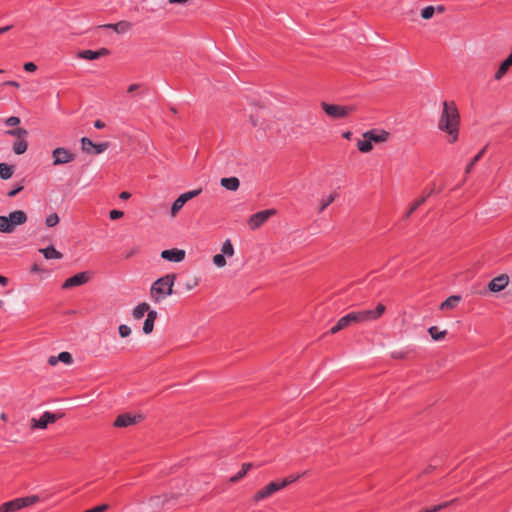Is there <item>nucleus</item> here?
I'll list each match as a JSON object with an SVG mask.
<instances>
[{"instance_id": "obj_1", "label": "nucleus", "mask_w": 512, "mask_h": 512, "mask_svg": "<svg viewBox=\"0 0 512 512\" xmlns=\"http://www.w3.org/2000/svg\"><path fill=\"white\" fill-rule=\"evenodd\" d=\"M442 106L438 129L447 133L449 143H454L458 140L460 113L454 101H444Z\"/></svg>"}, {"instance_id": "obj_2", "label": "nucleus", "mask_w": 512, "mask_h": 512, "mask_svg": "<svg viewBox=\"0 0 512 512\" xmlns=\"http://www.w3.org/2000/svg\"><path fill=\"white\" fill-rule=\"evenodd\" d=\"M176 279L175 274H167L158 278L150 288V297L155 303L161 302L165 297L173 293V286Z\"/></svg>"}, {"instance_id": "obj_3", "label": "nucleus", "mask_w": 512, "mask_h": 512, "mask_svg": "<svg viewBox=\"0 0 512 512\" xmlns=\"http://www.w3.org/2000/svg\"><path fill=\"white\" fill-rule=\"evenodd\" d=\"M385 312V306L379 303L374 310H363L348 314L351 323L376 320Z\"/></svg>"}, {"instance_id": "obj_4", "label": "nucleus", "mask_w": 512, "mask_h": 512, "mask_svg": "<svg viewBox=\"0 0 512 512\" xmlns=\"http://www.w3.org/2000/svg\"><path fill=\"white\" fill-rule=\"evenodd\" d=\"M321 108L332 119L347 118L349 115H351L355 111L354 106L336 105V104H329L326 102L321 103Z\"/></svg>"}, {"instance_id": "obj_5", "label": "nucleus", "mask_w": 512, "mask_h": 512, "mask_svg": "<svg viewBox=\"0 0 512 512\" xmlns=\"http://www.w3.org/2000/svg\"><path fill=\"white\" fill-rule=\"evenodd\" d=\"M276 213V209L259 211L249 217L247 225L251 230H256L266 223L270 217L276 215Z\"/></svg>"}, {"instance_id": "obj_6", "label": "nucleus", "mask_w": 512, "mask_h": 512, "mask_svg": "<svg viewBox=\"0 0 512 512\" xmlns=\"http://www.w3.org/2000/svg\"><path fill=\"white\" fill-rule=\"evenodd\" d=\"M176 499L175 494L153 496L149 499L152 512H160L170 507V503Z\"/></svg>"}, {"instance_id": "obj_7", "label": "nucleus", "mask_w": 512, "mask_h": 512, "mask_svg": "<svg viewBox=\"0 0 512 512\" xmlns=\"http://www.w3.org/2000/svg\"><path fill=\"white\" fill-rule=\"evenodd\" d=\"M53 165H63L74 161L75 154L64 147H58L52 152Z\"/></svg>"}, {"instance_id": "obj_8", "label": "nucleus", "mask_w": 512, "mask_h": 512, "mask_svg": "<svg viewBox=\"0 0 512 512\" xmlns=\"http://www.w3.org/2000/svg\"><path fill=\"white\" fill-rule=\"evenodd\" d=\"M281 489L282 488L280 487V484L278 481H272L269 484H267L266 486H264L263 488H261L260 490H258L254 494L253 501L254 502L262 501V500L272 496L274 493H276L277 491H279Z\"/></svg>"}, {"instance_id": "obj_9", "label": "nucleus", "mask_w": 512, "mask_h": 512, "mask_svg": "<svg viewBox=\"0 0 512 512\" xmlns=\"http://www.w3.org/2000/svg\"><path fill=\"white\" fill-rule=\"evenodd\" d=\"M59 416L49 411L44 412L39 419L32 418L31 429H46L48 424L54 423Z\"/></svg>"}, {"instance_id": "obj_10", "label": "nucleus", "mask_w": 512, "mask_h": 512, "mask_svg": "<svg viewBox=\"0 0 512 512\" xmlns=\"http://www.w3.org/2000/svg\"><path fill=\"white\" fill-rule=\"evenodd\" d=\"M143 417L142 415H131L129 413L120 414L115 419L113 425L116 428H126L132 425H135L142 421Z\"/></svg>"}, {"instance_id": "obj_11", "label": "nucleus", "mask_w": 512, "mask_h": 512, "mask_svg": "<svg viewBox=\"0 0 512 512\" xmlns=\"http://www.w3.org/2000/svg\"><path fill=\"white\" fill-rule=\"evenodd\" d=\"M81 146L84 152L88 154L93 153L97 155L103 153L108 148L109 143L103 142L95 144L89 138L83 137L81 138Z\"/></svg>"}, {"instance_id": "obj_12", "label": "nucleus", "mask_w": 512, "mask_h": 512, "mask_svg": "<svg viewBox=\"0 0 512 512\" xmlns=\"http://www.w3.org/2000/svg\"><path fill=\"white\" fill-rule=\"evenodd\" d=\"M90 279L88 272H80L67 278L62 284L63 289H69L86 284Z\"/></svg>"}, {"instance_id": "obj_13", "label": "nucleus", "mask_w": 512, "mask_h": 512, "mask_svg": "<svg viewBox=\"0 0 512 512\" xmlns=\"http://www.w3.org/2000/svg\"><path fill=\"white\" fill-rule=\"evenodd\" d=\"M363 138H368L370 141L379 144L387 142L390 138V133L384 129H371L362 135Z\"/></svg>"}, {"instance_id": "obj_14", "label": "nucleus", "mask_w": 512, "mask_h": 512, "mask_svg": "<svg viewBox=\"0 0 512 512\" xmlns=\"http://www.w3.org/2000/svg\"><path fill=\"white\" fill-rule=\"evenodd\" d=\"M509 284V277L506 274H501L495 278H493L489 284L488 288L491 292H500L504 290Z\"/></svg>"}, {"instance_id": "obj_15", "label": "nucleus", "mask_w": 512, "mask_h": 512, "mask_svg": "<svg viewBox=\"0 0 512 512\" xmlns=\"http://www.w3.org/2000/svg\"><path fill=\"white\" fill-rule=\"evenodd\" d=\"M185 251L178 248L167 249L161 252V257L170 262H181L185 259Z\"/></svg>"}, {"instance_id": "obj_16", "label": "nucleus", "mask_w": 512, "mask_h": 512, "mask_svg": "<svg viewBox=\"0 0 512 512\" xmlns=\"http://www.w3.org/2000/svg\"><path fill=\"white\" fill-rule=\"evenodd\" d=\"M109 54H110L109 49H107V48H100L97 51H93V50H82V51H79L77 53V57L80 58V59H85V60H95V59H98L100 57L107 56Z\"/></svg>"}, {"instance_id": "obj_17", "label": "nucleus", "mask_w": 512, "mask_h": 512, "mask_svg": "<svg viewBox=\"0 0 512 512\" xmlns=\"http://www.w3.org/2000/svg\"><path fill=\"white\" fill-rule=\"evenodd\" d=\"M99 28L112 29L116 33L122 34L128 32L132 28V23L126 20H122L117 23L101 25Z\"/></svg>"}, {"instance_id": "obj_18", "label": "nucleus", "mask_w": 512, "mask_h": 512, "mask_svg": "<svg viewBox=\"0 0 512 512\" xmlns=\"http://www.w3.org/2000/svg\"><path fill=\"white\" fill-rule=\"evenodd\" d=\"M7 218H8V221H9L11 227H13V230L15 229V227L17 225H22V224L26 223V221H27V215L22 210H16V211L11 212L7 216Z\"/></svg>"}, {"instance_id": "obj_19", "label": "nucleus", "mask_w": 512, "mask_h": 512, "mask_svg": "<svg viewBox=\"0 0 512 512\" xmlns=\"http://www.w3.org/2000/svg\"><path fill=\"white\" fill-rule=\"evenodd\" d=\"M59 361L68 365L71 364L73 362L71 353L63 351L58 356H50L48 358V364L51 366H55Z\"/></svg>"}, {"instance_id": "obj_20", "label": "nucleus", "mask_w": 512, "mask_h": 512, "mask_svg": "<svg viewBox=\"0 0 512 512\" xmlns=\"http://www.w3.org/2000/svg\"><path fill=\"white\" fill-rule=\"evenodd\" d=\"M157 311L155 310H152V311H149L148 314H147V317L144 321V324H143V332L145 334H150L152 333L153 329H154V323H155V320L157 319Z\"/></svg>"}, {"instance_id": "obj_21", "label": "nucleus", "mask_w": 512, "mask_h": 512, "mask_svg": "<svg viewBox=\"0 0 512 512\" xmlns=\"http://www.w3.org/2000/svg\"><path fill=\"white\" fill-rule=\"evenodd\" d=\"M511 66H512V56L508 55V57L500 64L497 72L495 73V75H494L495 80H497V81L501 80Z\"/></svg>"}, {"instance_id": "obj_22", "label": "nucleus", "mask_w": 512, "mask_h": 512, "mask_svg": "<svg viewBox=\"0 0 512 512\" xmlns=\"http://www.w3.org/2000/svg\"><path fill=\"white\" fill-rule=\"evenodd\" d=\"M39 252L43 254L44 258L47 260L50 259H61L63 254L55 249L53 245H50L46 248L39 249Z\"/></svg>"}, {"instance_id": "obj_23", "label": "nucleus", "mask_w": 512, "mask_h": 512, "mask_svg": "<svg viewBox=\"0 0 512 512\" xmlns=\"http://www.w3.org/2000/svg\"><path fill=\"white\" fill-rule=\"evenodd\" d=\"M220 184L229 191H236L240 186V181L237 177H228L222 178Z\"/></svg>"}, {"instance_id": "obj_24", "label": "nucleus", "mask_w": 512, "mask_h": 512, "mask_svg": "<svg viewBox=\"0 0 512 512\" xmlns=\"http://www.w3.org/2000/svg\"><path fill=\"white\" fill-rule=\"evenodd\" d=\"M461 299H462V297L460 295H452L441 303L440 309L441 310H452L458 305V303L461 301Z\"/></svg>"}, {"instance_id": "obj_25", "label": "nucleus", "mask_w": 512, "mask_h": 512, "mask_svg": "<svg viewBox=\"0 0 512 512\" xmlns=\"http://www.w3.org/2000/svg\"><path fill=\"white\" fill-rule=\"evenodd\" d=\"M151 311L150 310V305L146 302H142V303H139L132 311V316L134 317V319H141L143 318L144 314Z\"/></svg>"}, {"instance_id": "obj_26", "label": "nucleus", "mask_w": 512, "mask_h": 512, "mask_svg": "<svg viewBox=\"0 0 512 512\" xmlns=\"http://www.w3.org/2000/svg\"><path fill=\"white\" fill-rule=\"evenodd\" d=\"M350 324H351V322H350V319L347 314L338 320V322L331 328L330 333L336 334L337 332L341 331L342 329L348 327Z\"/></svg>"}, {"instance_id": "obj_27", "label": "nucleus", "mask_w": 512, "mask_h": 512, "mask_svg": "<svg viewBox=\"0 0 512 512\" xmlns=\"http://www.w3.org/2000/svg\"><path fill=\"white\" fill-rule=\"evenodd\" d=\"M40 500L39 496L37 495H31L23 498H17L19 509H22L24 507L31 506L35 503H37Z\"/></svg>"}, {"instance_id": "obj_28", "label": "nucleus", "mask_w": 512, "mask_h": 512, "mask_svg": "<svg viewBox=\"0 0 512 512\" xmlns=\"http://www.w3.org/2000/svg\"><path fill=\"white\" fill-rule=\"evenodd\" d=\"M19 504L17 498L11 501H8L0 506V512H15L18 511Z\"/></svg>"}, {"instance_id": "obj_29", "label": "nucleus", "mask_w": 512, "mask_h": 512, "mask_svg": "<svg viewBox=\"0 0 512 512\" xmlns=\"http://www.w3.org/2000/svg\"><path fill=\"white\" fill-rule=\"evenodd\" d=\"M357 148L362 153H368L373 149L372 141L368 138H363L362 140L357 141Z\"/></svg>"}, {"instance_id": "obj_30", "label": "nucleus", "mask_w": 512, "mask_h": 512, "mask_svg": "<svg viewBox=\"0 0 512 512\" xmlns=\"http://www.w3.org/2000/svg\"><path fill=\"white\" fill-rule=\"evenodd\" d=\"M14 167L6 163H0V178L7 180L12 177Z\"/></svg>"}, {"instance_id": "obj_31", "label": "nucleus", "mask_w": 512, "mask_h": 512, "mask_svg": "<svg viewBox=\"0 0 512 512\" xmlns=\"http://www.w3.org/2000/svg\"><path fill=\"white\" fill-rule=\"evenodd\" d=\"M27 148H28V143L25 139H20L13 144V151L17 155H21V154L25 153Z\"/></svg>"}, {"instance_id": "obj_32", "label": "nucleus", "mask_w": 512, "mask_h": 512, "mask_svg": "<svg viewBox=\"0 0 512 512\" xmlns=\"http://www.w3.org/2000/svg\"><path fill=\"white\" fill-rule=\"evenodd\" d=\"M428 332H429L431 338L435 341L442 340L447 334L446 330L439 331L438 327H436V326L430 327L428 329Z\"/></svg>"}, {"instance_id": "obj_33", "label": "nucleus", "mask_w": 512, "mask_h": 512, "mask_svg": "<svg viewBox=\"0 0 512 512\" xmlns=\"http://www.w3.org/2000/svg\"><path fill=\"white\" fill-rule=\"evenodd\" d=\"M187 201H185L184 197L180 195L172 204L171 207V215L175 216L179 210L185 205Z\"/></svg>"}, {"instance_id": "obj_34", "label": "nucleus", "mask_w": 512, "mask_h": 512, "mask_svg": "<svg viewBox=\"0 0 512 512\" xmlns=\"http://www.w3.org/2000/svg\"><path fill=\"white\" fill-rule=\"evenodd\" d=\"M485 152V148H483L482 150H480L472 159L471 161L469 162V164L466 166V169H465V173L466 174H469L473 167L475 166V164L482 158L483 154Z\"/></svg>"}, {"instance_id": "obj_35", "label": "nucleus", "mask_w": 512, "mask_h": 512, "mask_svg": "<svg viewBox=\"0 0 512 512\" xmlns=\"http://www.w3.org/2000/svg\"><path fill=\"white\" fill-rule=\"evenodd\" d=\"M0 232L2 233H12L13 227H11L7 216H0Z\"/></svg>"}, {"instance_id": "obj_36", "label": "nucleus", "mask_w": 512, "mask_h": 512, "mask_svg": "<svg viewBox=\"0 0 512 512\" xmlns=\"http://www.w3.org/2000/svg\"><path fill=\"white\" fill-rule=\"evenodd\" d=\"M8 135H11V136H15L18 138V140L20 139H25L28 135V131L24 128H16V129H13V130H8L6 132Z\"/></svg>"}, {"instance_id": "obj_37", "label": "nucleus", "mask_w": 512, "mask_h": 512, "mask_svg": "<svg viewBox=\"0 0 512 512\" xmlns=\"http://www.w3.org/2000/svg\"><path fill=\"white\" fill-rule=\"evenodd\" d=\"M221 252L223 255L225 256H228V257H231L233 256L234 254V247L230 241V239H227L223 245H222V248H221Z\"/></svg>"}, {"instance_id": "obj_38", "label": "nucleus", "mask_w": 512, "mask_h": 512, "mask_svg": "<svg viewBox=\"0 0 512 512\" xmlns=\"http://www.w3.org/2000/svg\"><path fill=\"white\" fill-rule=\"evenodd\" d=\"M426 199L427 197L423 196L420 199L416 200L411 206V208L405 214V218H409L412 215V213H414V211H416L418 207H420L426 201Z\"/></svg>"}, {"instance_id": "obj_39", "label": "nucleus", "mask_w": 512, "mask_h": 512, "mask_svg": "<svg viewBox=\"0 0 512 512\" xmlns=\"http://www.w3.org/2000/svg\"><path fill=\"white\" fill-rule=\"evenodd\" d=\"M299 478H300V475H296V476L290 475V476H288V477H286L283 480L278 481V482L280 484V487L283 489V488L287 487L288 485H290V484L294 483L295 481H297Z\"/></svg>"}, {"instance_id": "obj_40", "label": "nucleus", "mask_w": 512, "mask_h": 512, "mask_svg": "<svg viewBox=\"0 0 512 512\" xmlns=\"http://www.w3.org/2000/svg\"><path fill=\"white\" fill-rule=\"evenodd\" d=\"M435 13V7L434 6H427V7H424L422 10H421V17L423 19H430L433 17Z\"/></svg>"}, {"instance_id": "obj_41", "label": "nucleus", "mask_w": 512, "mask_h": 512, "mask_svg": "<svg viewBox=\"0 0 512 512\" xmlns=\"http://www.w3.org/2000/svg\"><path fill=\"white\" fill-rule=\"evenodd\" d=\"M58 223H59V216H58L56 213H52V214H50V215L46 218V225H47L48 227H54V226H56Z\"/></svg>"}, {"instance_id": "obj_42", "label": "nucleus", "mask_w": 512, "mask_h": 512, "mask_svg": "<svg viewBox=\"0 0 512 512\" xmlns=\"http://www.w3.org/2000/svg\"><path fill=\"white\" fill-rule=\"evenodd\" d=\"M335 200V195L330 194L325 199L321 200V206L319 212H322L326 207H328Z\"/></svg>"}, {"instance_id": "obj_43", "label": "nucleus", "mask_w": 512, "mask_h": 512, "mask_svg": "<svg viewBox=\"0 0 512 512\" xmlns=\"http://www.w3.org/2000/svg\"><path fill=\"white\" fill-rule=\"evenodd\" d=\"M118 332H119L120 337L126 338V337L130 336L131 328L126 324H121L118 327Z\"/></svg>"}, {"instance_id": "obj_44", "label": "nucleus", "mask_w": 512, "mask_h": 512, "mask_svg": "<svg viewBox=\"0 0 512 512\" xmlns=\"http://www.w3.org/2000/svg\"><path fill=\"white\" fill-rule=\"evenodd\" d=\"M213 262L218 267H224L226 265L225 255H223L222 253L214 255Z\"/></svg>"}, {"instance_id": "obj_45", "label": "nucleus", "mask_w": 512, "mask_h": 512, "mask_svg": "<svg viewBox=\"0 0 512 512\" xmlns=\"http://www.w3.org/2000/svg\"><path fill=\"white\" fill-rule=\"evenodd\" d=\"M201 192H202V189L199 188V189H196V190L185 192V193H183L181 195H182V197H184L185 201H189L190 199L198 196Z\"/></svg>"}, {"instance_id": "obj_46", "label": "nucleus", "mask_w": 512, "mask_h": 512, "mask_svg": "<svg viewBox=\"0 0 512 512\" xmlns=\"http://www.w3.org/2000/svg\"><path fill=\"white\" fill-rule=\"evenodd\" d=\"M450 502H444L442 504H439V505H435L433 506L432 508H427V509H423L419 512H437L445 507H447L449 505Z\"/></svg>"}, {"instance_id": "obj_47", "label": "nucleus", "mask_w": 512, "mask_h": 512, "mask_svg": "<svg viewBox=\"0 0 512 512\" xmlns=\"http://www.w3.org/2000/svg\"><path fill=\"white\" fill-rule=\"evenodd\" d=\"M20 123V118L16 116H11L6 119L5 124L7 126H16Z\"/></svg>"}, {"instance_id": "obj_48", "label": "nucleus", "mask_w": 512, "mask_h": 512, "mask_svg": "<svg viewBox=\"0 0 512 512\" xmlns=\"http://www.w3.org/2000/svg\"><path fill=\"white\" fill-rule=\"evenodd\" d=\"M124 213L120 210H111L109 212V217L111 220H116V219H119L121 217H123Z\"/></svg>"}, {"instance_id": "obj_49", "label": "nucleus", "mask_w": 512, "mask_h": 512, "mask_svg": "<svg viewBox=\"0 0 512 512\" xmlns=\"http://www.w3.org/2000/svg\"><path fill=\"white\" fill-rule=\"evenodd\" d=\"M245 476V471H239L237 474L233 475L231 478H230V482L231 483H236L238 482L240 479H242L243 477Z\"/></svg>"}, {"instance_id": "obj_50", "label": "nucleus", "mask_w": 512, "mask_h": 512, "mask_svg": "<svg viewBox=\"0 0 512 512\" xmlns=\"http://www.w3.org/2000/svg\"><path fill=\"white\" fill-rule=\"evenodd\" d=\"M23 68L27 72H34L37 69V66L33 62H27L24 64Z\"/></svg>"}, {"instance_id": "obj_51", "label": "nucleus", "mask_w": 512, "mask_h": 512, "mask_svg": "<svg viewBox=\"0 0 512 512\" xmlns=\"http://www.w3.org/2000/svg\"><path fill=\"white\" fill-rule=\"evenodd\" d=\"M22 189H23V186H18L17 188H15V189H13V190L9 191V192L7 193V195H8L9 197H14V196H15V195H17V194H18Z\"/></svg>"}, {"instance_id": "obj_52", "label": "nucleus", "mask_w": 512, "mask_h": 512, "mask_svg": "<svg viewBox=\"0 0 512 512\" xmlns=\"http://www.w3.org/2000/svg\"><path fill=\"white\" fill-rule=\"evenodd\" d=\"M140 87H141V85H140V84H131V85L128 87L127 92H128V93H132V92H134V91L138 90Z\"/></svg>"}, {"instance_id": "obj_53", "label": "nucleus", "mask_w": 512, "mask_h": 512, "mask_svg": "<svg viewBox=\"0 0 512 512\" xmlns=\"http://www.w3.org/2000/svg\"><path fill=\"white\" fill-rule=\"evenodd\" d=\"M4 85L12 86V87H15V88H19L20 87V84L17 81H13V80H9V81L4 82Z\"/></svg>"}, {"instance_id": "obj_54", "label": "nucleus", "mask_w": 512, "mask_h": 512, "mask_svg": "<svg viewBox=\"0 0 512 512\" xmlns=\"http://www.w3.org/2000/svg\"><path fill=\"white\" fill-rule=\"evenodd\" d=\"M251 468H252L251 463H244L241 467V471H245V475H246Z\"/></svg>"}, {"instance_id": "obj_55", "label": "nucleus", "mask_w": 512, "mask_h": 512, "mask_svg": "<svg viewBox=\"0 0 512 512\" xmlns=\"http://www.w3.org/2000/svg\"><path fill=\"white\" fill-rule=\"evenodd\" d=\"M94 127L97 129H103L105 127V123L101 120H96L94 122Z\"/></svg>"}, {"instance_id": "obj_56", "label": "nucleus", "mask_w": 512, "mask_h": 512, "mask_svg": "<svg viewBox=\"0 0 512 512\" xmlns=\"http://www.w3.org/2000/svg\"><path fill=\"white\" fill-rule=\"evenodd\" d=\"M119 197L122 200H127V199H129L131 197V194L129 192H127V191H123V192L120 193Z\"/></svg>"}, {"instance_id": "obj_57", "label": "nucleus", "mask_w": 512, "mask_h": 512, "mask_svg": "<svg viewBox=\"0 0 512 512\" xmlns=\"http://www.w3.org/2000/svg\"><path fill=\"white\" fill-rule=\"evenodd\" d=\"M32 273H38V272H42L43 269L38 265V264H34L32 267H31V270H30Z\"/></svg>"}, {"instance_id": "obj_58", "label": "nucleus", "mask_w": 512, "mask_h": 512, "mask_svg": "<svg viewBox=\"0 0 512 512\" xmlns=\"http://www.w3.org/2000/svg\"><path fill=\"white\" fill-rule=\"evenodd\" d=\"M8 283V279L5 276L0 275V284L2 286H6Z\"/></svg>"}, {"instance_id": "obj_59", "label": "nucleus", "mask_w": 512, "mask_h": 512, "mask_svg": "<svg viewBox=\"0 0 512 512\" xmlns=\"http://www.w3.org/2000/svg\"><path fill=\"white\" fill-rule=\"evenodd\" d=\"M11 28H12L11 25H7V26H4V27H1L0 28V35L5 33V32H7V31H9Z\"/></svg>"}, {"instance_id": "obj_60", "label": "nucleus", "mask_w": 512, "mask_h": 512, "mask_svg": "<svg viewBox=\"0 0 512 512\" xmlns=\"http://www.w3.org/2000/svg\"><path fill=\"white\" fill-rule=\"evenodd\" d=\"M188 0H169L170 4H183L186 3Z\"/></svg>"}, {"instance_id": "obj_61", "label": "nucleus", "mask_w": 512, "mask_h": 512, "mask_svg": "<svg viewBox=\"0 0 512 512\" xmlns=\"http://www.w3.org/2000/svg\"><path fill=\"white\" fill-rule=\"evenodd\" d=\"M445 11V7L443 5H439L435 7V12L443 13Z\"/></svg>"}, {"instance_id": "obj_62", "label": "nucleus", "mask_w": 512, "mask_h": 512, "mask_svg": "<svg viewBox=\"0 0 512 512\" xmlns=\"http://www.w3.org/2000/svg\"><path fill=\"white\" fill-rule=\"evenodd\" d=\"M342 136L345 138V139H351V136H352V133L350 131H345L343 132Z\"/></svg>"}, {"instance_id": "obj_63", "label": "nucleus", "mask_w": 512, "mask_h": 512, "mask_svg": "<svg viewBox=\"0 0 512 512\" xmlns=\"http://www.w3.org/2000/svg\"><path fill=\"white\" fill-rule=\"evenodd\" d=\"M393 357L394 358H403L404 357V353H402V352H394L393 353Z\"/></svg>"}, {"instance_id": "obj_64", "label": "nucleus", "mask_w": 512, "mask_h": 512, "mask_svg": "<svg viewBox=\"0 0 512 512\" xmlns=\"http://www.w3.org/2000/svg\"><path fill=\"white\" fill-rule=\"evenodd\" d=\"M434 468H435V466L429 465V466L424 470V473H429V472H431Z\"/></svg>"}]
</instances>
